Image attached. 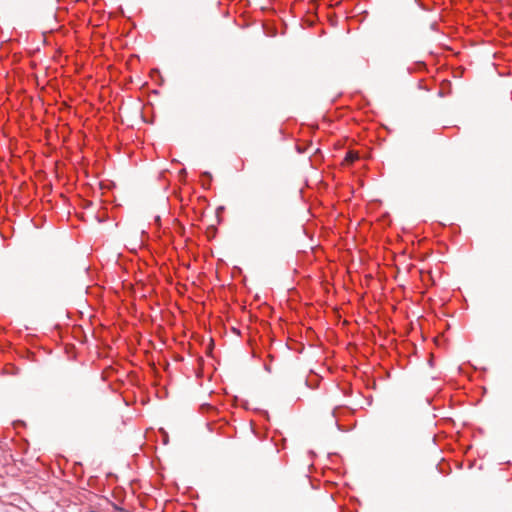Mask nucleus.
<instances>
[{
  "label": "nucleus",
  "mask_w": 512,
  "mask_h": 512,
  "mask_svg": "<svg viewBox=\"0 0 512 512\" xmlns=\"http://www.w3.org/2000/svg\"><path fill=\"white\" fill-rule=\"evenodd\" d=\"M407 70H408V73H410V74L412 73L411 68H408Z\"/></svg>",
  "instance_id": "15"
},
{
  "label": "nucleus",
  "mask_w": 512,
  "mask_h": 512,
  "mask_svg": "<svg viewBox=\"0 0 512 512\" xmlns=\"http://www.w3.org/2000/svg\"><path fill=\"white\" fill-rule=\"evenodd\" d=\"M163 443L164 444H167L168 443V434L163 430Z\"/></svg>",
  "instance_id": "8"
},
{
  "label": "nucleus",
  "mask_w": 512,
  "mask_h": 512,
  "mask_svg": "<svg viewBox=\"0 0 512 512\" xmlns=\"http://www.w3.org/2000/svg\"><path fill=\"white\" fill-rule=\"evenodd\" d=\"M89 512H99V511L91 510V511H89Z\"/></svg>",
  "instance_id": "16"
},
{
  "label": "nucleus",
  "mask_w": 512,
  "mask_h": 512,
  "mask_svg": "<svg viewBox=\"0 0 512 512\" xmlns=\"http://www.w3.org/2000/svg\"><path fill=\"white\" fill-rule=\"evenodd\" d=\"M358 158H359V155H358L357 152H355V151H348L346 153V156H345L344 159H345V161L347 163L350 164V163H353L354 161H356Z\"/></svg>",
  "instance_id": "3"
},
{
  "label": "nucleus",
  "mask_w": 512,
  "mask_h": 512,
  "mask_svg": "<svg viewBox=\"0 0 512 512\" xmlns=\"http://www.w3.org/2000/svg\"><path fill=\"white\" fill-rule=\"evenodd\" d=\"M19 424H21V425H22V424H24V423H23V421H21V420H18V421H16V422L14 423V425H15V426H16V425H19Z\"/></svg>",
  "instance_id": "12"
},
{
  "label": "nucleus",
  "mask_w": 512,
  "mask_h": 512,
  "mask_svg": "<svg viewBox=\"0 0 512 512\" xmlns=\"http://www.w3.org/2000/svg\"><path fill=\"white\" fill-rule=\"evenodd\" d=\"M264 370L267 371L268 373H271V366L269 364H264L263 366Z\"/></svg>",
  "instance_id": "9"
},
{
  "label": "nucleus",
  "mask_w": 512,
  "mask_h": 512,
  "mask_svg": "<svg viewBox=\"0 0 512 512\" xmlns=\"http://www.w3.org/2000/svg\"><path fill=\"white\" fill-rule=\"evenodd\" d=\"M342 408H344V407H343V406L335 407V408L332 410V416H333L334 418H337V416H338V410H340V409H342Z\"/></svg>",
  "instance_id": "5"
},
{
  "label": "nucleus",
  "mask_w": 512,
  "mask_h": 512,
  "mask_svg": "<svg viewBox=\"0 0 512 512\" xmlns=\"http://www.w3.org/2000/svg\"><path fill=\"white\" fill-rule=\"evenodd\" d=\"M417 64H418V66H420L421 68H423V67L425 66V64H424L423 62H418Z\"/></svg>",
  "instance_id": "13"
},
{
  "label": "nucleus",
  "mask_w": 512,
  "mask_h": 512,
  "mask_svg": "<svg viewBox=\"0 0 512 512\" xmlns=\"http://www.w3.org/2000/svg\"><path fill=\"white\" fill-rule=\"evenodd\" d=\"M154 223L157 226V228H160V226H161V216L160 215L154 216Z\"/></svg>",
  "instance_id": "4"
},
{
  "label": "nucleus",
  "mask_w": 512,
  "mask_h": 512,
  "mask_svg": "<svg viewBox=\"0 0 512 512\" xmlns=\"http://www.w3.org/2000/svg\"><path fill=\"white\" fill-rule=\"evenodd\" d=\"M372 401H373L372 396H369V398L367 399L368 405H371V404H372Z\"/></svg>",
  "instance_id": "11"
},
{
  "label": "nucleus",
  "mask_w": 512,
  "mask_h": 512,
  "mask_svg": "<svg viewBox=\"0 0 512 512\" xmlns=\"http://www.w3.org/2000/svg\"><path fill=\"white\" fill-rule=\"evenodd\" d=\"M310 373L315 376V379L306 378L305 379V385L308 388L316 389L318 387V385H319V382H320V376L318 374L314 373L313 370H310Z\"/></svg>",
  "instance_id": "2"
},
{
  "label": "nucleus",
  "mask_w": 512,
  "mask_h": 512,
  "mask_svg": "<svg viewBox=\"0 0 512 512\" xmlns=\"http://www.w3.org/2000/svg\"><path fill=\"white\" fill-rule=\"evenodd\" d=\"M335 425L339 431H346V429L336 420Z\"/></svg>",
  "instance_id": "6"
},
{
  "label": "nucleus",
  "mask_w": 512,
  "mask_h": 512,
  "mask_svg": "<svg viewBox=\"0 0 512 512\" xmlns=\"http://www.w3.org/2000/svg\"><path fill=\"white\" fill-rule=\"evenodd\" d=\"M296 150H297V152H298V153H300V154H301V153H304V150L302 149V147L297 146V147H296Z\"/></svg>",
  "instance_id": "10"
},
{
  "label": "nucleus",
  "mask_w": 512,
  "mask_h": 512,
  "mask_svg": "<svg viewBox=\"0 0 512 512\" xmlns=\"http://www.w3.org/2000/svg\"><path fill=\"white\" fill-rule=\"evenodd\" d=\"M225 210V207L224 206H218L216 208V214L219 215L220 213H222L223 211Z\"/></svg>",
  "instance_id": "7"
},
{
  "label": "nucleus",
  "mask_w": 512,
  "mask_h": 512,
  "mask_svg": "<svg viewBox=\"0 0 512 512\" xmlns=\"http://www.w3.org/2000/svg\"><path fill=\"white\" fill-rule=\"evenodd\" d=\"M438 95H439L440 97H443V96H444V92H443L442 90H440V91L438 92Z\"/></svg>",
  "instance_id": "14"
},
{
  "label": "nucleus",
  "mask_w": 512,
  "mask_h": 512,
  "mask_svg": "<svg viewBox=\"0 0 512 512\" xmlns=\"http://www.w3.org/2000/svg\"><path fill=\"white\" fill-rule=\"evenodd\" d=\"M212 174L209 171H203L200 174V180L202 183V187L208 189L210 187L212 181Z\"/></svg>",
  "instance_id": "1"
}]
</instances>
